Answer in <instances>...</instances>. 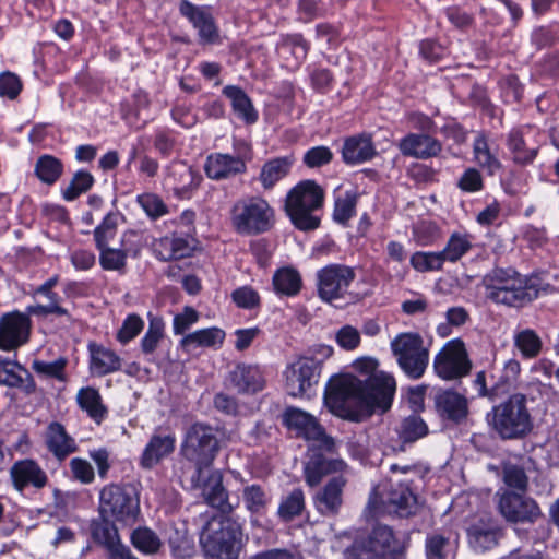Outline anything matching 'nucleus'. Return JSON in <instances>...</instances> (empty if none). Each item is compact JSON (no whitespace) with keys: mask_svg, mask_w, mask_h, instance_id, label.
<instances>
[{"mask_svg":"<svg viewBox=\"0 0 559 559\" xmlns=\"http://www.w3.org/2000/svg\"><path fill=\"white\" fill-rule=\"evenodd\" d=\"M24 378L29 380L26 369L15 361L0 356V384L20 388L24 384Z\"/></svg>","mask_w":559,"mask_h":559,"instance_id":"obj_52","label":"nucleus"},{"mask_svg":"<svg viewBox=\"0 0 559 559\" xmlns=\"http://www.w3.org/2000/svg\"><path fill=\"white\" fill-rule=\"evenodd\" d=\"M305 511V491L302 488L297 487L282 495L276 515L282 522L289 523L301 516Z\"/></svg>","mask_w":559,"mask_h":559,"instance_id":"obj_38","label":"nucleus"},{"mask_svg":"<svg viewBox=\"0 0 559 559\" xmlns=\"http://www.w3.org/2000/svg\"><path fill=\"white\" fill-rule=\"evenodd\" d=\"M228 379L239 393H257L265 384L261 369L254 365L238 364L229 372Z\"/></svg>","mask_w":559,"mask_h":559,"instance_id":"obj_28","label":"nucleus"},{"mask_svg":"<svg viewBox=\"0 0 559 559\" xmlns=\"http://www.w3.org/2000/svg\"><path fill=\"white\" fill-rule=\"evenodd\" d=\"M507 147L512 155V160L522 166L532 164L538 154V147L528 148L526 146L521 128L510 130L507 135Z\"/></svg>","mask_w":559,"mask_h":559,"instance_id":"obj_40","label":"nucleus"},{"mask_svg":"<svg viewBox=\"0 0 559 559\" xmlns=\"http://www.w3.org/2000/svg\"><path fill=\"white\" fill-rule=\"evenodd\" d=\"M427 559H451L450 539L441 534H429L425 542Z\"/></svg>","mask_w":559,"mask_h":559,"instance_id":"obj_59","label":"nucleus"},{"mask_svg":"<svg viewBox=\"0 0 559 559\" xmlns=\"http://www.w3.org/2000/svg\"><path fill=\"white\" fill-rule=\"evenodd\" d=\"M164 337V322L159 318H152L147 331L141 340V349L145 355L153 354Z\"/></svg>","mask_w":559,"mask_h":559,"instance_id":"obj_60","label":"nucleus"},{"mask_svg":"<svg viewBox=\"0 0 559 559\" xmlns=\"http://www.w3.org/2000/svg\"><path fill=\"white\" fill-rule=\"evenodd\" d=\"M333 152L324 145L313 146L307 150L302 156V163L308 168H320L333 160Z\"/></svg>","mask_w":559,"mask_h":559,"instance_id":"obj_62","label":"nucleus"},{"mask_svg":"<svg viewBox=\"0 0 559 559\" xmlns=\"http://www.w3.org/2000/svg\"><path fill=\"white\" fill-rule=\"evenodd\" d=\"M346 483L342 475L335 476L316 492L313 506L321 515L335 516L338 514L343 504V490Z\"/></svg>","mask_w":559,"mask_h":559,"instance_id":"obj_22","label":"nucleus"},{"mask_svg":"<svg viewBox=\"0 0 559 559\" xmlns=\"http://www.w3.org/2000/svg\"><path fill=\"white\" fill-rule=\"evenodd\" d=\"M179 13L198 31L199 43L201 45H215L221 43L219 29L215 19L206 8L195 5L189 0H181Z\"/></svg>","mask_w":559,"mask_h":559,"instance_id":"obj_19","label":"nucleus"},{"mask_svg":"<svg viewBox=\"0 0 559 559\" xmlns=\"http://www.w3.org/2000/svg\"><path fill=\"white\" fill-rule=\"evenodd\" d=\"M501 535V530L491 522L485 523L480 521L467 528L468 542L476 551L492 549L497 546Z\"/></svg>","mask_w":559,"mask_h":559,"instance_id":"obj_33","label":"nucleus"},{"mask_svg":"<svg viewBox=\"0 0 559 559\" xmlns=\"http://www.w3.org/2000/svg\"><path fill=\"white\" fill-rule=\"evenodd\" d=\"M10 476L16 490L23 491L26 487L43 488L47 484L45 471L33 460L15 462Z\"/></svg>","mask_w":559,"mask_h":559,"instance_id":"obj_24","label":"nucleus"},{"mask_svg":"<svg viewBox=\"0 0 559 559\" xmlns=\"http://www.w3.org/2000/svg\"><path fill=\"white\" fill-rule=\"evenodd\" d=\"M377 365L371 358L357 362V369L371 372L365 380L349 374L330 379L324 400L335 415L359 423L377 411L384 413L391 408L395 379L383 371H374Z\"/></svg>","mask_w":559,"mask_h":559,"instance_id":"obj_1","label":"nucleus"},{"mask_svg":"<svg viewBox=\"0 0 559 559\" xmlns=\"http://www.w3.org/2000/svg\"><path fill=\"white\" fill-rule=\"evenodd\" d=\"M473 236L467 233L454 231L449 237L445 247L441 250L444 262L455 263L473 248Z\"/></svg>","mask_w":559,"mask_h":559,"instance_id":"obj_45","label":"nucleus"},{"mask_svg":"<svg viewBox=\"0 0 559 559\" xmlns=\"http://www.w3.org/2000/svg\"><path fill=\"white\" fill-rule=\"evenodd\" d=\"M473 160L488 176H495L502 169V163L491 152L485 132H478L473 142Z\"/></svg>","mask_w":559,"mask_h":559,"instance_id":"obj_34","label":"nucleus"},{"mask_svg":"<svg viewBox=\"0 0 559 559\" xmlns=\"http://www.w3.org/2000/svg\"><path fill=\"white\" fill-rule=\"evenodd\" d=\"M272 285L277 295L293 297L301 289V275L296 269L284 266L274 272Z\"/></svg>","mask_w":559,"mask_h":559,"instance_id":"obj_39","label":"nucleus"},{"mask_svg":"<svg viewBox=\"0 0 559 559\" xmlns=\"http://www.w3.org/2000/svg\"><path fill=\"white\" fill-rule=\"evenodd\" d=\"M274 210L261 197L238 200L230 210V222L235 231L243 236H257L269 231L274 225Z\"/></svg>","mask_w":559,"mask_h":559,"instance_id":"obj_7","label":"nucleus"},{"mask_svg":"<svg viewBox=\"0 0 559 559\" xmlns=\"http://www.w3.org/2000/svg\"><path fill=\"white\" fill-rule=\"evenodd\" d=\"M90 350L91 368L97 374L105 376L120 370L121 359L114 350L96 344H90Z\"/></svg>","mask_w":559,"mask_h":559,"instance_id":"obj_42","label":"nucleus"},{"mask_svg":"<svg viewBox=\"0 0 559 559\" xmlns=\"http://www.w3.org/2000/svg\"><path fill=\"white\" fill-rule=\"evenodd\" d=\"M194 246L189 239L182 237H163L154 242V252L160 261H171L188 258L192 254Z\"/></svg>","mask_w":559,"mask_h":559,"instance_id":"obj_31","label":"nucleus"},{"mask_svg":"<svg viewBox=\"0 0 559 559\" xmlns=\"http://www.w3.org/2000/svg\"><path fill=\"white\" fill-rule=\"evenodd\" d=\"M46 443L48 449L58 460H63L70 452L69 437L64 426L59 423H51L46 431Z\"/></svg>","mask_w":559,"mask_h":559,"instance_id":"obj_49","label":"nucleus"},{"mask_svg":"<svg viewBox=\"0 0 559 559\" xmlns=\"http://www.w3.org/2000/svg\"><path fill=\"white\" fill-rule=\"evenodd\" d=\"M486 421L492 435L502 441L525 439L534 428L527 396L513 393L486 414Z\"/></svg>","mask_w":559,"mask_h":559,"instance_id":"obj_3","label":"nucleus"},{"mask_svg":"<svg viewBox=\"0 0 559 559\" xmlns=\"http://www.w3.org/2000/svg\"><path fill=\"white\" fill-rule=\"evenodd\" d=\"M225 340V332L216 326L201 329L185 335L179 347L187 354H191L198 347L218 348Z\"/></svg>","mask_w":559,"mask_h":559,"instance_id":"obj_32","label":"nucleus"},{"mask_svg":"<svg viewBox=\"0 0 559 559\" xmlns=\"http://www.w3.org/2000/svg\"><path fill=\"white\" fill-rule=\"evenodd\" d=\"M358 198L359 194L355 189L347 190L343 195L336 197L334 201L333 219L346 226L349 219L356 215Z\"/></svg>","mask_w":559,"mask_h":559,"instance_id":"obj_50","label":"nucleus"},{"mask_svg":"<svg viewBox=\"0 0 559 559\" xmlns=\"http://www.w3.org/2000/svg\"><path fill=\"white\" fill-rule=\"evenodd\" d=\"M397 147L403 156L416 159L437 157L442 152V143L427 133H408L400 140Z\"/></svg>","mask_w":559,"mask_h":559,"instance_id":"obj_21","label":"nucleus"},{"mask_svg":"<svg viewBox=\"0 0 559 559\" xmlns=\"http://www.w3.org/2000/svg\"><path fill=\"white\" fill-rule=\"evenodd\" d=\"M57 278H50L40 285L36 289L37 296H43L48 299V304L45 305H35L29 306L27 308L29 313L33 314H47V313H66V310L58 306V301L56 295L51 292L52 287L56 285Z\"/></svg>","mask_w":559,"mask_h":559,"instance_id":"obj_53","label":"nucleus"},{"mask_svg":"<svg viewBox=\"0 0 559 559\" xmlns=\"http://www.w3.org/2000/svg\"><path fill=\"white\" fill-rule=\"evenodd\" d=\"M348 559H405V546L395 537L393 530L377 524L347 550Z\"/></svg>","mask_w":559,"mask_h":559,"instance_id":"obj_8","label":"nucleus"},{"mask_svg":"<svg viewBox=\"0 0 559 559\" xmlns=\"http://www.w3.org/2000/svg\"><path fill=\"white\" fill-rule=\"evenodd\" d=\"M166 543L174 559H190L195 552L193 537L186 522H174L166 532Z\"/></svg>","mask_w":559,"mask_h":559,"instance_id":"obj_27","label":"nucleus"},{"mask_svg":"<svg viewBox=\"0 0 559 559\" xmlns=\"http://www.w3.org/2000/svg\"><path fill=\"white\" fill-rule=\"evenodd\" d=\"M67 365L68 359L61 357L53 361L35 360L32 367L38 374L56 379L64 384L67 381Z\"/></svg>","mask_w":559,"mask_h":559,"instance_id":"obj_58","label":"nucleus"},{"mask_svg":"<svg viewBox=\"0 0 559 559\" xmlns=\"http://www.w3.org/2000/svg\"><path fill=\"white\" fill-rule=\"evenodd\" d=\"M283 424L290 430H295L297 436L308 440L320 433V424L318 419L297 407H287L283 414Z\"/></svg>","mask_w":559,"mask_h":559,"instance_id":"obj_30","label":"nucleus"},{"mask_svg":"<svg viewBox=\"0 0 559 559\" xmlns=\"http://www.w3.org/2000/svg\"><path fill=\"white\" fill-rule=\"evenodd\" d=\"M199 542L206 558L239 559L245 546L243 528L230 516H212L203 525Z\"/></svg>","mask_w":559,"mask_h":559,"instance_id":"obj_4","label":"nucleus"},{"mask_svg":"<svg viewBox=\"0 0 559 559\" xmlns=\"http://www.w3.org/2000/svg\"><path fill=\"white\" fill-rule=\"evenodd\" d=\"M32 322L27 314L12 311L0 317V349L15 350L28 342Z\"/></svg>","mask_w":559,"mask_h":559,"instance_id":"obj_18","label":"nucleus"},{"mask_svg":"<svg viewBox=\"0 0 559 559\" xmlns=\"http://www.w3.org/2000/svg\"><path fill=\"white\" fill-rule=\"evenodd\" d=\"M130 539L134 548L145 555L158 554L163 547V542L159 536L146 526L134 528L131 533Z\"/></svg>","mask_w":559,"mask_h":559,"instance_id":"obj_48","label":"nucleus"},{"mask_svg":"<svg viewBox=\"0 0 559 559\" xmlns=\"http://www.w3.org/2000/svg\"><path fill=\"white\" fill-rule=\"evenodd\" d=\"M347 464L342 459H328L323 453H313L305 464V481L310 487L318 486L324 476L345 471Z\"/></svg>","mask_w":559,"mask_h":559,"instance_id":"obj_25","label":"nucleus"},{"mask_svg":"<svg viewBox=\"0 0 559 559\" xmlns=\"http://www.w3.org/2000/svg\"><path fill=\"white\" fill-rule=\"evenodd\" d=\"M222 94L229 99L234 115L246 124H254L259 112L249 95L238 85H226Z\"/></svg>","mask_w":559,"mask_h":559,"instance_id":"obj_29","label":"nucleus"},{"mask_svg":"<svg viewBox=\"0 0 559 559\" xmlns=\"http://www.w3.org/2000/svg\"><path fill=\"white\" fill-rule=\"evenodd\" d=\"M324 189L312 179H305L286 194L284 209L292 224L301 231H312L321 224Z\"/></svg>","mask_w":559,"mask_h":559,"instance_id":"obj_6","label":"nucleus"},{"mask_svg":"<svg viewBox=\"0 0 559 559\" xmlns=\"http://www.w3.org/2000/svg\"><path fill=\"white\" fill-rule=\"evenodd\" d=\"M355 278L354 267L345 264H329L317 272L318 295L328 302L342 298Z\"/></svg>","mask_w":559,"mask_h":559,"instance_id":"obj_14","label":"nucleus"},{"mask_svg":"<svg viewBox=\"0 0 559 559\" xmlns=\"http://www.w3.org/2000/svg\"><path fill=\"white\" fill-rule=\"evenodd\" d=\"M293 165V156H281L266 160L262 165L259 174V181L263 189H273L278 181L289 175Z\"/></svg>","mask_w":559,"mask_h":559,"instance_id":"obj_35","label":"nucleus"},{"mask_svg":"<svg viewBox=\"0 0 559 559\" xmlns=\"http://www.w3.org/2000/svg\"><path fill=\"white\" fill-rule=\"evenodd\" d=\"M498 496V509L507 522L534 524L543 516L538 503L526 492L504 489Z\"/></svg>","mask_w":559,"mask_h":559,"instance_id":"obj_13","label":"nucleus"},{"mask_svg":"<svg viewBox=\"0 0 559 559\" xmlns=\"http://www.w3.org/2000/svg\"><path fill=\"white\" fill-rule=\"evenodd\" d=\"M136 203L152 221H156L169 212L166 203L156 193L146 192L139 194L136 197Z\"/></svg>","mask_w":559,"mask_h":559,"instance_id":"obj_57","label":"nucleus"},{"mask_svg":"<svg viewBox=\"0 0 559 559\" xmlns=\"http://www.w3.org/2000/svg\"><path fill=\"white\" fill-rule=\"evenodd\" d=\"M175 183L173 187L174 195L179 199H190L201 181L202 176L191 167L181 166L171 173Z\"/></svg>","mask_w":559,"mask_h":559,"instance_id":"obj_41","label":"nucleus"},{"mask_svg":"<svg viewBox=\"0 0 559 559\" xmlns=\"http://www.w3.org/2000/svg\"><path fill=\"white\" fill-rule=\"evenodd\" d=\"M91 534L97 544L107 549L108 555L123 546L120 542L117 527L107 519L94 521L91 524Z\"/></svg>","mask_w":559,"mask_h":559,"instance_id":"obj_44","label":"nucleus"},{"mask_svg":"<svg viewBox=\"0 0 559 559\" xmlns=\"http://www.w3.org/2000/svg\"><path fill=\"white\" fill-rule=\"evenodd\" d=\"M409 263L415 271L427 273L441 271L443 269L444 259L440 251H416L411 255Z\"/></svg>","mask_w":559,"mask_h":559,"instance_id":"obj_55","label":"nucleus"},{"mask_svg":"<svg viewBox=\"0 0 559 559\" xmlns=\"http://www.w3.org/2000/svg\"><path fill=\"white\" fill-rule=\"evenodd\" d=\"M282 46L288 48L299 63L307 58L310 50V44L299 33L283 35Z\"/></svg>","mask_w":559,"mask_h":559,"instance_id":"obj_63","label":"nucleus"},{"mask_svg":"<svg viewBox=\"0 0 559 559\" xmlns=\"http://www.w3.org/2000/svg\"><path fill=\"white\" fill-rule=\"evenodd\" d=\"M75 402L95 425L100 426L108 418L109 408L98 389L91 385L81 388L75 395Z\"/></svg>","mask_w":559,"mask_h":559,"instance_id":"obj_26","label":"nucleus"},{"mask_svg":"<svg viewBox=\"0 0 559 559\" xmlns=\"http://www.w3.org/2000/svg\"><path fill=\"white\" fill-rule=\"evenodd\" d=\"M322 365L314 358L301 357L284 371L285 389L294 397H301L319 382Z\"/></svg>","mask_w":559,"mask_h":559,"instance_id":"obj_16","label":"nucleus"},{"mask_svg":"<svg viewBox=\"0 0 559 559\" xmlns=\"http://www.w3.org/2000/svg\"><path fill=\"white\" fill-rule=\"evenodd\" d=\"M242 501L250 514H265L272 501L269 490L260 484L246 485L242 489Z\"/></svg>","mask_w":559,"mask_h":559,"instance_id":"obj_43","label":"nucleus"},{"mask_svg":"<svg viewBox=\"0 0 559 559\" xmlns=\"http://www.w3.org/2000/svg\"><path fill=\"white\" fill-rule=\"evenodd\" d=\"M344 164L354 166L371 160L377 150L370 133H359L344 139L341 150Z\"/></svg>","mask_w":559,"mask_h":559,"instance_id":"obj_23","label":"nucleus"},{"mask_svg":"<svg viewBox=\"0 0 559 559\" xmlns=\"http://www.w3.org/2000/svg\"><path fill=\"white\" fill-rule=\"evenodd\" d=\"M123 221V215L118 212H109L102 223L94 229V239L96 247L109 245L118 231V225Z\"/></svg>","mask_w":559,"mask_h":559,"instance_id":"obj_51","label":"nucleus"},{"mask_svg":"<svg viewBox=\"0 0 559 559\" xmlns=\"http://www.w3.org/2000/svg\"><path fill=\"white\" fill-rule=\"evenodd\" d=\"M175 449V432L168 427L158 426L154 429L139 457V466L145 471H151L170 456Z\"/></svg>","mask_w":559,"mask_h":559,"instance_id":"obj_17","label":"nucleus"},{"mask_svg":"<svg viewBox=\"0 0 559 559\" xmlns=\"http://www.w3.org/2000/svg\"><path fill=\"white\" fill-rule=\"evenodd\" d=\"M456 186L466 193L481 191L485 185L480 170L475 167L466 168L459 178Z\"/></svg>","mask_w":559,"mask_h":559,"instance_id":"obj_64","label":"nucleus"},{"mask_svg":"<svg viewBox=\"0 0 559 559\" xmlns=\"http://www.w3.org/2000/svg\"><path fill=\"white\" fill-rule=\"evenodd\" d=\"M413 235L416 242L420 246H430L441 236L440 228L435 222L421 221L413 228Z\"/></svg>","mask_w":559,"mask_h":559,"instance_id":"obj_61","label":"nucleus"},{"mask_svg":"<svg viewBox=\"0 0 559 559\" xmlns=\"http://www.w3.org/2000/svg\"><path fill=\"white\" fill-rule=\"evenodd\" d=\"M390 347L407 378L418 380L425 374L429 364V350L418 333H400L391 341Z\"/></svg>","mask_w":559,"mask_h":559,"instance_id":"obj_9","label":"nucleus"},{"mask_svg":"<svg viewBox=\"0 0 559 559\" xmlns=\"http://www.w3.org/2000/svg\"><path fill=\"white\" fill-rule=\"evenodd\" d=\"M35 174L40 181L52 185L62 174V164L51 155H43L36 162Z\"/></svg>","mask_w":559,"mask_h":559,"instance_id":"obj_56","label":"nucleus"},{"mask_svg":"<svg viewBox=\"0 0 559 559\" xmlns=\"http://www.w3.org/2000/svg\"><path fill=\"white\" fill-rule=\"evenodd\" d=\"M100 513L124 523L135 522L140 513V499L134 485L110 484L99 495Z\"/></svg>","mask_w":559,"mask_h":559,"instance_id":"obj_10","label":"nucleus"},{"mask_svg":"<svg viewBox=\"0 0 559 559\" xmlns=\"http://www.w3.org/2000/svg\"><path fill=\"white\" fill-rule=\"evenodd\" d=\"M386 508L400 518H408L416 512L417 498L407 486L399 484L389 491Z\"/></svg>","mask_w":559,"mask_h":559,"instance_id":"obj_36","label":"nucleus"},{"mask_svg":"<svg viewBox=\"0 0 559 559\" xmlns=\"http://www.w3.org/2000/svg\"><path fill=\"white\" fill-rule=\"evenodd\" d=\"M428 426L417 414H412L401 420L396 433L402 443H414L428 435Z\"/></svg>","mask_w":559,"mask_h":559,"instance_id":"obj_46","label":"nucleus"},{"mask_svg":"<svg viewBox=\"0 0 559 559\" xmlns=\"http://www.w3.org/2000/svg\"><path fill=\"white\" fill-rule=\"evenodd\" d=\"M234 154L212 153L204 164L205 175L212 180H226L247 173L248 163L252 160L251 145L245 140H234Z\"/></svg>","mask_w":559,"mask_h":559,"instance_id":"obj_11","label":"nucleus"},{"mask_svg":"<svg viewBox=\"0 0 559 559\" xmlns=\"http://www.w3.org/2000/svg\"><path fill=\"white\" fill-rule=\"evenodd\" d=\"M203 488V496L209 506L217 509L223 514H230L234 511V506L229 502L228 490L223 485V477L221 474L212 475L209 484L205 481L200 486Z\"/></svg>","mask_w":559,"mask_h":559,"instance_id":"obj_37","label":"nucleus"},{"mask_svg":"<svg viewBox=\"0 0 559 559\" xmlns=\"http://www.w3.org/2000/svg\"><path fill=\"white\" fill-rule=\"evenodd\" d=\"M219 451L217 428L207 423L195 421L186 429L179 454L193 466L192 487L199 488L204 483V472L212 467Z\"/></svg>","mask_w":559,"mask_h":559,"instance_id":"obj_2","label":"nucleus"},{"mask_svg":"<svg viewBox=\"0 0 559 559\" xmlns=\"http://www.w3.org/2000/svg\"><path fill=\"white\" fill-rule=\"evenodd\" d=\"M472 367L473 362L461 338L447 342L433 359L436 374L445 381L466 377L469 374Z\"/></svg>","mask_w":559,"mask_h":559,"instance_id":"obj_12","label":"nucleus"},{"mask_svg":"<svg viewBox=\"0 0 559 559\" xmlns=\"http://www.w3.org/2000/svg\"><path fill=\"white\" fill-rule=\"evenodd\" d=\"M142 236L140 233L128 229L120 237L118 248L106 245L96 247L99 251V264L105 271L124 273L128 257L138 258L142 250Z\"/></svg>","mask_w":559,"mask_h":559,"instance_id":"obj_15","label":"nucleus"},{"mask_svg":"<svg viewBox=\"0 0 559 559\" xmlns=\"http://www.w3.org/2000/svg\"><path fill=\"white\" fill-rule=\"evenodd\" d=\"M435 408L442 420L460 425L469 415L468 400L465 395L448 389L440 390L435 395Z\"/></svg>","mask_w":559,"mask_h":559,"instance_id":"obj_20","label":"nucleus"},{"mask_svg":"<svg viewBox=\"0 0 559 559\" xmlns=\"http://www.w3.org/2000/svg\"><path fill=\"white\" fill-rule=\"evenodd\" d=\"M488 299L509 307H523L538 297V287L532 278L513 269L496 267L483 277Z\"/></svg>","mask_w":559,"mask_h":559,"instance_id":"obj_5","label":"nucleus"},{"mask_svg":"<svg viewBox=\"0 0 559 559\" xmlns=\"http://www.w3.org/2000/svg\"><path fill=\"white\" fill-rule=\"evenodd\" d=\"M502 480L509 490L516 492H526L528 488V477L523 466L511 462L502 465Z\"/></svg>","mask_w":559,"mask_h":559,"instance_id":"obj_54","label":"nucleus"},{"mask_svg":"<svg viewBox=\"0 0 559 559\" xmlns=\"http://www.w3.org/2000/svg\"><path fill=\"white\" fill-rule=\"evenodd\" d=\"M513 344L524 359L536 358L543 349V341L533 329H523L515 332Z\"/></svg>","mask_w":559,"mask_h":559,"instance_id":"obj_47","label":"nucleus"}]
</instances>
